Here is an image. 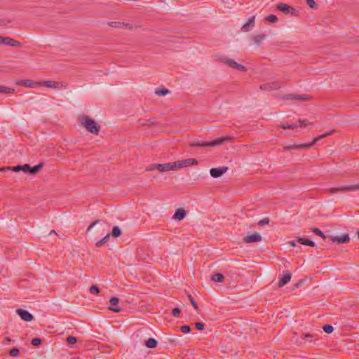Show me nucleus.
I'll return each mask as SVG.
<instances>
[{
  "label": "nucleus",
  "instance_id": "nucleus-6",
  "mask_svg": "<svg viewBox=\"0 0 359 359\" xmlns=\"http://www.w3.org/2000/svg\"><path fill=\"white\" fill-rule=\"evenodd\" d=\"M283 84L278 81L266 83L260 86V89L264 91H271L278 90L281 88Z\"/></svg>",
  "mask_w": 359,
  "mask_h": 359
},
{
  "label": "nucleus",
  "instance_id": "nucleus-46",
  "mask_svg": "<svg viewBox=\"0 0 359 359\" xmlns=\"http://www.w3.org/2000/svg\"><path fill=\"white\" fill-rule=\"evenodd\" d=\"M284 98L286 99V100H296V95L288 94V95H286L284 97Z\"/></svg>",
  "mask_w": 359,
  "mask_h": 359
},
{
  "label": "nucleus",
  "instance_id": "nucleus-33",
  "mask_svg": "<svg viewBox=\"0 0 359 359\" xmlns=\"http://www.w3.org/2000/svg\"><path fill=\"white\" fill-rule=\"evenodd\" d=\"M169 93V90L166 88H163L156 90V94L158 96H164Z\"/></svg>",
  "mask_w": 359,
  "mask_h": 359
},
{
  "label": "nucleus",
  "instance_id": "nucleus-7",
  "mask_svg": "<svg viewBox=\"0 0 359 359\" xmlns=\"http://www.w3.org/2000/svg\"><path fill=\"white\" fill-rule=\"evenodd\" d=\"M156 170L161 172L169 170H177V162L157 164Z\"/></svg>",
  "mask_w": 359,
  "mask_h": 359
},
{
  "label": "nucleus",
  "instance_id": "nucleus-40",
  "mask_svg": "<svg viewBox=\"0 0 359 359\" xmlns=\"http://www.w3.org/2000/svg\"><path fill=\"white\" fill-rule=\"evenodd\" d=\"M269 223V219L266 217L264 218L258 222V225L259 226H264L265 224H268Z\"/></svg>",
  "mask_w": 359,
  "mask_h": 359
},
{
  "label": "nucleus",
  "instance_id": "nucleus-47",
  "mask_svg": "<svg viewBox=\"0 0 359 359\" xmlns=\"http://www.w3.org/2000/svg\"><path fill=\"white\" fill-rule=\"evenodd\" d=\"M156 166H157V164H152V165H150L149 166H148L146 170L147 171H151V170H154L155 169H156Z\"/></svg>",
  "mask_w": 359,
  "mask_h": 359
},
{
  "label": "nucleus",
  "instance_id": "nucleus-32",
  "mask_svg": "<svg viewBox=\"0 0 359 359\" xmlns=\"http://www.w3.org/2000/svg\"><path fill=\"white\" fill-rule=\"evenodd\" d=\"M264 38V34H258L253 36V41L256 44H259Z\"/></svg>",
  "mask_w": 359,
  "mask_h": 359
},
{
  "label": "nucleus",
  "instance_id": "nucleus-44",
  "mask_svg": "<svg viewBox=\"0 0 359 359\" xmlns=\"http://www.w3.org/2000/svg\"><path fill=\"white\" fill-rule=\"evenodd\" d=\"M195 327L198 330H203L205 327V324L203 323H196Z\"/></svg>",
  "mask_w": 359,
  "mask_h": 359
},
{
  "label": "nucleus",
  "instance_id": "nucleus-1",
  "mask_svg": "<svg viewBox=\"0 0 359 359\" xmlns=\"http://www.w3.org/2000/svg\"><path fill=\"white\" fill-rule=\"evenodd\" d=\"M334 130H332L325 134L320 135L315 137L311 142L306 143V144H292V145H287L283 147V150H292V149H307L310 148L311 146L315 144L318 140L323 139L328 135L332 134L334 133Z\"/></svg>",
  "mask_w": 359,
  "mask_h": 359
},
{
  "label": "nucleus",
  "instance_id": "nucleus-50",
  "mask_svg": "<svg viewBox=\"0 0 359 359\" xmlns=\"http://www.w3.org/2000/svg\"><path fill=\"white\" fill-rule=\"evenodd\" d=\"M304 338H314L315 337V335L313 334H310V333H306V334H304Z\"/></svg>",
  "mask_w": 359,
  "mask_h": 359
},
{
  "label": "nucleus",
  "instance_id": "nucleus-23",
  "mask_svg": "<svg viewBox=\"0 0 359 359\" xmlns=\"http://www.w3.org/2000/svg\"><path fill=\"white\" fill-rule=\"evenodd\" d=\"M294 342L298 346H302L306 344L304 337H298L297 333L294 334Z\"/></svg>",
  "mask_w": 359,
  "mask_h": 359
},
{
  "label": "nucleus",
  "instance_id": "nucleus-41",
  "mask_svg": "<svg viewBox=\"0 0 359 359\" xmlns=\"http://www.w3.org/2000/svg\"><path fill=\"white\" fill-rule=\"evenodd\" d=\"M6 169L12 170L13 171H15V172H19L20 170H22L23 167H22V165H17V166L12 167V168H7Z\"/></svg>",
  "mask_w": 359,
  "mask_h": 359
},
{
  "label": "nucleus",
  "instance_id": "nucleus-20",
  "mask_svg": "<svg viewBox=\"0 0 359 359\" xmlns=\"http://www.w3.org/2000/svg\"><path fill=\"white\" fill-rule=\"evenodd\" d=\"M277 9L279 11L285 13H289L290 10H292L293 8H291L290 6L285 4H279L277 5Z\"/></svg>",
  "mask_w": 359,
  "mask_h": 359
},
{
  "label": "nucleus",
  "instance_id": "nucleus-45",
  "mask_svg": "<svg viewBox=\"0 0 359 359\" xmlns=\"http://www.w3.org/2000/svg\"><path fill=\"white\" fill-rule=\"evenodd\" d=\"M172 313L174 316L179 317L180 313V310L178 308H175V309H173Z\"/></svg>",
  "mask_w": 359,
  "mask_h": 359
},
{
  "label": "nucleus",
  "instance_id": "nucleus-26",
  "mask_svg": "<svg viewBox=\"0 0 359 359\" xmlns=\"http://www.w3.org/2000/svg\"><path fill=\"white\" fill-rule=\"evenodd\" d=\"M15 90L11 88L0 86V93L11 94L13 93Z\"/></svg>",
  "mask_w": 359,
  "mask_h": 359
},
{
  "label": "nucleus",
  "instance_id": "nucleus-22",
  "mask_svg": "<svg viewBox=\"0 0 359 359\" xmlns=\"http://www.w3.org/2000/svg\"><path fill=\"white\" fill-rule=\"evenodd\" d=\"M297 242H298V243H300V244H302V245H308V246H311V247L315 246V243H314L313 241H310V240H309L307 238H298Z\"/></svg>",
  "mask_w": 359,
  "mask_h": 359
},
{
  "label": "nucleus",
  "instance_id": "nucleus-30",
  "mask_svg": "<svg viewBox=\"0 0 359 359\" xmlns=\"http://www.w3.org/2000/svg\"><path fill=\"white\" fill-rule=\"evenodd\" d=\"M109 236H110V234L107 233L102 239H101L100 241H97L95 243V245L97 247L102 246L103 244H104L105 243H107L108 241V240L109 238Z\"/></svg>",
  "mask_w": 359,
  "mask_h": 359
},
{
  "label": "nucleus",
  "instance_id": "nucleus-54",
  "mask_svg": "<svg viewBox=\"0 0 359 359\" xmlns=\"http://www.w3.org/2000/svg\"><path fill=\"white\" fill-rule=\"evenodd\" d=\"M51 233H55V234H56V231H55V230H52V231H50V234H51Z\"/></svg>",
  "mask_w": 359,
  "mask_h": 359
},
{
  "label": "nucleus",
  "instance_id": "nucleus-29",
  "mask_svg": "<svg viewBox=\"0 0 359 359\" xmlns=\"http://www.w3.org/2000/svg\"><path fill=\"white\" fill-rule=\"evenodd\" d=\"M311 96L306 94L296 95V100L301 101H309L311 100Z\"/></svg>",
  "mask_w": 359,
  "mask_h": 359
},
{
  "label": "nucleus",
  "instance_id": "nucleus-43",
  "mask_svg": "<svg viewBox=\"0 0 359 359\" xmlns=\"http://www.w3.org/2000/svg\"><path fill=\"white\" fill-rule=\"evenodd\" d=\"M9 354L11 356H16L19 354V350L16 348H13L10 350Z\"/></svg>",
  "mask_w": 359,
  "mask_h": 359
},
{
  "label": "nucleus",
  "instance_id": "nucleus-51",
  "mask_svg": "<svg viewBox=\"0 0 359 359\" xmlns=\"http://www.w3.org/2000/svg\"><path fill=\"white\" fill-rule=\"evenodd\" d=\"M11 339L9 337H5L4 339V344H9L11 343Z\"/></svg>",
  "mask_w": 359,
  "mask_h": 359
},
{
  "label": "nucleus",
  "instance_id": "nucleus-5",
  "mask_svg": "<svg viewBox=\"0 0 359 359\" xmlns=\"http://www.w3.org/2000/svg\"><path fill=\"white\" fill-rule=\"evenodd\" d=\"M219 61L230 68L241 72L246 71V67L245 66L237 63L233 59L228 58L225 56H222L219 58Z\"/></svg>",
  "mask_w": 359,
  "mask_h": 359
},
{
  "label": "nucleus",
  "instance_id": "nucleus-48",
  "mask_svg": "<svg viewBox=\"0 0 359 359\" xmlns=\"http://www.w3.org/2000/svg\"><path fill=\"white\" fill-rule=\"evenodd\" d=\"M22 167H23L22 171H24L25 172H29V170H30L29 165L25 164L24 165H22Z\"/></svg>",
  "mask_w": 359,
  "mask_h": 359
},
{
  "label": "nucleus",
  "instance_id": "nucleus-52",
  "mask_svg": "<svg viewBox=\"0 0 359 359\" xmlns=\"http://www.w3.org/2000/svg\"><path fill=\"white\" fill-rule=\"evenodd\" d=\"M98 220L93 222L88 228V231H90L97 223H98Z\"/></svg>",
  "mask_w": 359,
  "mask_h": 359
},
{
  "label": "nucleus",
  "instance_id": "nucleus-55",
  "mask_svg": "<svg viewBox=\"0 0 359 359\" xmlns=\"http://www.w3.org/2000/svg\"><path fill=\"white\" fill-rule=\"evenodd\" d=\"M117 22H112L111 24H116Z\"/></svg>",
  "mask_w": 359,
  "mask_h": 359
},
{
  "label": "nucleus",
  "instance_id": "nucleus-11",
  "mask_svg": "<svg viewBox=\"0 0 359 359\" xmlns=\"http://www.w3.org/2000/svg\"><path fill=\"white\" fill-rule=\"evenodd\" d=\"M16 84L28 88H34L40 85V81H35L31 79L18 80Z\"/></svg>",
  "mask_w": 359,
  "mask_h": 359
},
{
  "label": "nucleus",
  "instance_id": "nucleus-34",
  "mask_svg": "<svg viewBox=\"0 0 359 359\" xmlns=\"http://www.w3.org/2000/svg\"><path fill=\"white\" fill-rule=\"evenodd\" d=\"M323 331L325 333H327V334L332 333L333 332V330H334L333 327L332 325H325L323 327Z\"/></svg>",
  "mask_w": 359,
  "mask_h": 359
},
{
  "label": "nucleus",
  "instance_id": "nucleus-18",
  "mask_svg": "<svg viewBox=\"0 0 359 359\" xmlns=\"http://www.w3.org/2000/svg\"><path fill=\"white\" fill-rule=\"evenodd\" d=\"M291 279V273L290 271H286L283 272V275L279 280L278 287H282L286 285Z\"/></svg>",
  "mask_w": 359,
  "mask_h": 359
},
{
  "label": "nucleus",
  "instance_id": "nucleus-8",
  "mask_svg": "<svg viewBox=\"0 0 359 359\" xmlns=\"http://www.w3.org/2000/svg\"><path fill=\"white\" fill-rule=\"evenodd\" d=\"M310 124L311 123L307 120L304 119V120H299L298 123H297V124L280 125V126H279V127L284 130H285V129H292L293 130L298 127L305 128Z\"/></svg>",
  "mask_w": 359,
  "mask_h": 359
},
{
  "label": "nucleus",
  "instance_id": "nucleus-53",
  "mask_svg": "<svg viewBox=\"0 0 359 359\" xmlns=\"http://www.w3.org/2000/svg\"><path fill=\"white\" fill-rule=\"evenodd\" d=\"M297 241H291L289 242V243L290 244V245L293 246V247H295L297 245Z\"/></svg>",
  "mask_w": 359,
  "mask_h": 359
},
{
  "label": "nucleus",
  "instance_id": "nucleus-2",
  "mask_svg": "<svg viewBox=\"0 0 359 359\" xmlns=\"http://www.w3.org/2000/svg\"><path fill=\"white\" fill-rule=\"evenodd\" d=\"M81 123L87 131L92 134L97 135L100 132V126L88 116H83L81 118Z\"/></svg>",
  "mask_w": 359,
  "mask_h": 359
},
{
  "label": "nucleus",
  "instance_id": "nucleus-35",
  "mask_svg": "<svg viewBox=\"0 0 359 359\" xmlns=\"http://www.w3.org/2000/svg\"><path fill=\"white\" fill-rule=\"evenodd\" d=\"M266 20L269 22H277L278 18L275 15L271 14L266 18Z\"/></svg>",
  "mask_w": 359,
  "mask_h": 359
},
{
  "label": "nucleus",
  "instance_id": "nucleus-31",
  "mask_svg": "<svg viewBox=\"0 0 359 359\" xmlns=\"http://www.w3.org/2000/svg\"><path fill=\"white\" fill-rule=\"evenodd\" d=\"M111 234L114 237H118L121 235V231L117 226H115L112 229Z\"/></svg>",
  "mask_w": 359,
  "mask_h": 359
},
{
  "label": "nucleus",
  "instance_id": "nucleus-16",
  "mask_svg": "<svg viewBox=\"0 0 359 359\" xmlns=\"http://www.w3.org/2000/svg\"><path fill=\"white\" fill-rule=\"evenodd\" d=\"M255 22V16L254 15V16L251 17L248 20V21L242 26L241 31L243 32L250 31V29H252V27H254Z\"/></svg>",
  "mask_w": 359,
  "mask_h": 359
},
{
  "label": "nucleus",
  "instance_id": "nucleus-36",
  "mask_svg": "<svg viewBox=\"0 0 359 359\" xmlns=\"http://www.w3.org/2000/svg\"><path fill=\"white\" fill-rule=\"evenodd\" d=\"M312 231H313L315 234H316V235H318V236H319L322 237L323 238H325V236L324 233H323L322 231H320L319 229H318V228H313V229H312Z\"/></svg>",
  "mask_w": 359,
  "mask_h": 359
},
{
  "label": "nucleus",
  "instance_id": "nucleus-21",
  "mask_svg": "<svg viewBox=\"0 0 359 359\" xmlns=\"http://www.w3.org/2000/svg\"><path fill=\"white\" fill-rule=\"evenodd\" d=\"M185 211L183 209H177L173 216V218L178 220H182L185 217Z\"/></svg>",
  "mask_w": 359,
  "mask_h": 359
},
{
  "label": "nucleus",
  "instance_id": "nucleus-38",
  "mask_svg": "<svg viewBox=\"0 0 359 359\" xmlns=\"http://www.w3.org/2000/svg\"><path fill=\"white\" fill-rule=\"evenodd\" d=\"M90 292L92 294H97L99 293V292H100V290H99V288L96 285H92L90 287Z\"/></svg>",
  "mask_w": 359,
  "mask_h": 359
},
{
  "label": "nucleus",
  "instance_id": "nucleus-10",
  "mask_svg": "<svg viewBox=\"0 0 359 359\" xmlns=\"http://www.w3.org/2000/svg\"><path fill=\"white\" fill-rule=\"evenodd\" d=\"M0 44L10 46H20V42L14 40L12 38L0 36Z\"/></svg>",
  "mask_w": 359,
  "mask_h": 359
},
{
  "label": "nucleus",
  "instance_id": "nucleus-9",
  "mask_svg": "<svg viewBox=\"0 0 359 359\" xmlns=\"http://www.w3.org/2000/svg\"><path fill=\"white\" fill-rule=\"evenodd\" d=\"M40 85L54 89H60L65 86L62 82L55 81H40Z\"/></svg>",
  "mask_w": 359,
  "mask_h": 359
},
{
  "label": "nucleus",
  "instance_id": "nucleus-49",
  "mask_svg": "<svg viewBox=\"0 0 359 359\" xmlns=\"http://www.w3.org/2000/svg\"><path fill=\"white\" fill-rule=\"evenodd\" d=\"M306 1V3L308 4V5L311 7V8H313L316 3L314 1V0H305Z\"/></svg>",
  "mask_w": 359,
  "mask_h": 359
},
{
  "label": "nucleus",
  "instance_id": "nucleus-39",
  "mask_svg": "<svg viewBox=\"0 0 359 359\" xmlns=\"http://www.w3.org/2000/svg\"><path fill=\"white\" fill-rule=\"evenodd\" d=\"M180 330L183 333H188L190 332L191 330V328L189 325H182L181 327H180Z\"/></svg>",
  "mask_w": 359,
  "mask_h": 359
},
{
  "label": "nucleus",
  "instance_id": "nucleus-24",
  "mask_svg": "<svg viewBox=\"0 0 359 359\" xmlns=\"http://www.w3.org/2000/svg\"><path fill=\"white\" fill-rule=\"evenodd\" d=\"M157 341L153 338H150L145 341V346L148 348H155L157 346Z\"/></svg>",
  "mask_w": 359,
  "mask_h": 359
},
{
  "label": "nucleus",
  "instance_id": "nucleus-17",
  "mask_svg": "<svg viewBox=\"0 0 359 359\" xmlns=\"http://www.w3.org/2000/svg\"><path fill=\"white\" fill-rule=\"evenodd\" d=\"M331 240L334 243L340 244L348 243L350 238L348 234H344L341 236H332Z\"/></svg>",
  "mask_w": 359,
  "mask_h": 359
},
{
  "label": "nucleus",
  "instance_id": "nucleus-42",
  "mask_svg": "<svg viewBox=\"0 0 359 359\" xmlns=\"http://www.w3.org/2000/svg\"><path fill=\"white\" fill-rule=\"evenodd\" d=\"M41 340L39 338H34L31 341V344L33 346H38V345L41 344Z\"/></svg>",
  "mask_w": 359,
  "mask_h": 359
},
{
  "label": "nucleus",
  "instance_id": "nucleus-27",
  "mask_svg": "<svg viewBox=\"0 0 359 359\" xmlns=\"http://www.w3.org/2000/svg\"><path fill=\"white\" fill-rule=\"evenodd\" d=\"M43 166V163H39L33 167H30L29 173L36 174L37 173Z\"/></svg>",
  "mask_w": 359,
  "mask_h": 359
},
{
  "label": "nucleus",
  "instance_id": "nucleus-14",
  "mask_svg": "<svg viewBox=\"0 0 359 359\" xmlns=\"http://www.w3.org/2000/svg\"><path fill=\"white\" fill-rule=\"evenodd\" d=\"M228 170L227 167L223 166L219 168H211L210 170V175L214 178H217L221 177L223 174H224Z\"/></svg>",
  "mask_w": 359,
  "mask_h": 359
},
{
  "label": "nucleus",
  "instance_id": "nucleus-12",
  "mask_svg": "<svg viewBox=\"0 0 359 359\" xmlns=\"http://www.w3.org/2000/svg\"><path fill=\"white\" fill-rule=\"evenodd\" d=\"M197 161L195 158H187L177 162V170L187 167L189 165H194L197 164Z\"/></svg>",
  "mask_w": 359,
  "mask_h": 359
},
{
  "label": "nucleus",
  "instance_id": "nucleus-25",
  "mask_svg": "<svg viewBox=\"0 0 359 359\" xmlns=\"http://www.w3.org/2000/svg\"><path fill=\"white\" fill-rule=\"evenodd\" d=\"M212 280L217 283L223 282L224 277L222 273H215L212 276Z\"/></svg>",
  "mask_w": 359,
  "mask_h": 359
},
{
  "label": "nucleus",
  "instance_id": "nucleus-28",
  "mask_svg": "<svg viewBox=\"0 0 359 359\" xmlns=\"http://www.w3.org/2000/svg\"><path fill=\"white\" fill-rule=\"evenodd\" d=\"M188 298H189V300L190 303L191 304V305L194 308V309L198 313L199 312V307H198V304L196 302V300L194 299V297L191 294L188 295Z\"/></svg>",
  "mask_w": 359,
  "mask_h": 359
},
{
  "label": "nucleus",
  "instance_id": "nucleus-3",
  "mask_svg": "<svg viewBox=\"0 0 359 359\" xmlns=\"http://www.w3.org/2000/svg\"><path fill=\"white\" fill-rule=\"evenodd\" d=\"M231 140V137L226 136L217 138L213 141L210 142H194L190 144L191 147H215L217 145L222 144L223 142L226 141H229Z\"/></svg>",
  "mask_w": 359,
  "mask_h": 359
},
{
  "label": "nucleus",
  "instance_id": "nucleus-13",
  "mask_svg": "<svg viewBox=\"0 0 359 359\" xmlns=\"http://www.w3.org/2000/svg\"><path fill=\"white\" fill-rule=\"evenodd\" d=\"M262 236L258 233H255L252 234H248L243 238V241L245 243H257L262 241Z\"/></svg>",
  "mask_w": 359,
  "mask_h": 359
},
{
  "label": "nucleus",
  "instance_id": "nucleus-15",
  "mask_svg": "<svg viewBox=\"0 0 359 359\" xmlns=\"http://www.w3.org/2000/svg\"><path fill=\"white\" fill-rule=\"evenodd\" d=\"M17 313L20 316V318L27 322L32 321L34 318L33 316L29 313L27 311L19 309L17 310Z\"/></svg>",
  "mask_w": 359,
  "mask_h": 359
},
{
  "label": "nucleus",
  "instance_id": "nucleus-37",
  "mask_svg": "<svg viewBox=\"0 0 359 359\" xmlns=\"http://www.w3.org/2000/svg\"><path fill=\"white\" fill-rule=\"evenodd\" d=\"M76 341H77V339L74 337L69 336L67 338V342L69 344H74L76 343Z\"/></svg>",
  "mask_w": 359,
  "mask_h": 359
},
{
  "label": "nucleus",
  "instance_id": "nucleus-19",
  "mask_svg": "<svg viewBox=\"0 0 359 359\" xmlns=\"http://www.w3.org/2000/svg\"><path fill=\"white\" fill-rule=\"evenodd\" d=\"M110 306H109V309L113 311L114 312L121 311V309L118 307V304L119 303V299L117 297H112L109 300Z\"/></svg>",
  "mask_w": 359,
  "mask_h": 359
},
{
  "label": "nucleus",
  "instance_id": "nucleus-4",
  "mask_svg": "<svg viewBox=\"0 0 359 359\" xmlns=\"http://www.w3.org/2000/svg\"><path fill=\"white\" fill-rule=\"evenodd\" d=\"M359 190V184L343 185L337 187H333L330 189H325L323 190L324 193L334 194L338 191L340 192H351Z\"/></svg>",
  "mask_w": 359,
  "mask_h": 359
}]
</instances>
